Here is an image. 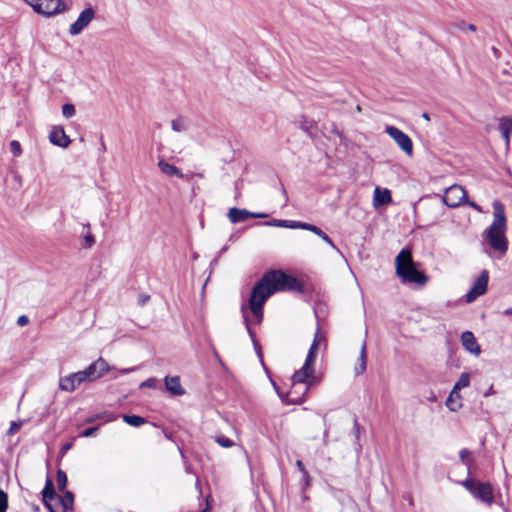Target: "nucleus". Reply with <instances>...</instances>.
I'll list each match as a JSON object with an SVG mask.
<instances>
[{"mask_svg": "<svg viewBox=\"0 0 512 512\" xmlns=\"http://www.w3.org/2000/svg\"><path fill=\"white\" fill-rule=\"evenodd\" d=\"M300 281L281 270H273L263 275L253 287L249 299V309L259 323L263 317V305L266 300L278 291H300Z\"/></svg>", "mask_w": 512, "mask_h": 512, "instance_id": "nucleus-1", "label": "nucleus"}, {"mask_svg": "<svg viewBox=\"0 0 512 512\" xmlns=\"http://www.w3.org/2000/svg\"><path fill=\"white\" fill-rule=\"evenodd\" d=\"M395 273L403 284H413L424 287L428 277L417 269L413 261L412 252L409 249H402L395 258Z\"/></svg>", "mask_w": 512, "mask_h": 512, "instance_id": "nucleus-2", "label": "nucleus"}, {"mask_svg": "<svg viewBox=\"0 0 512 512\" xmlns=\"http://www.w3.org/2000/svg\"><path fill=\"white\" fill-rule=\"evenodd\" d=\"M493 223L487 229L485 239L489 245L497 252L500 256L504 255L508 248L507 239L505 237L506 230V217L504 213V206L495 201L493 203Z\"/></svg>", "mask_w": 512, "mask_h": 512, "instance_id": "nucleus-3", "label": "nucleus"}, {"mask_svg": "<svg viewBox=\"0 0 512 512\" xmlns=\"http://www.w3.org/2000/svg\"><path fill=\"white\" fill-rule=\"evenodd\" d=\"M319 381V378L315 375V366L305 362L304 365L299 370L295 371L291 377L292 387L289 395L297 393L296 389L298 384H305L306 387L304 388L302 395L296 399H292V401L294 403H300L308 392L309 387L319 383Z\"/></svg>", "mask_w": 512, "mask_h": 512, "instance_id": "nucleus-4", "label": "nucleus"}, {"mask_svg": "<svg viewBox=\"0 0 512 512\" xmlns=\"http://www.w3.org/2000/svg\"><path fill=\"white\" fill-rule=\"evenodd\" d=\"M461 484L477 499L491 505L493 503V489L491 484L480 482L469 478L461 482Z\"/></svg>", "mask_w": 512, "mask_h": 512, "instance_id": "nucleus-5", "label": "nucleus"}, {"mask_svg": "<svg viewBox=\"0 0 512 512\" xmlns=\"http://www.w3.org/2000/svg\"><path fill=\"white\" fill-rule=\"evenodd\" d=\"M33 10L46 17L54 16L66 10L62 0H24Z\"/></svg>", "mask_w": 512, "mask_h": 512, "instance_id": "nucleus-6", "label": "nucleus"}, {"mask_svg": "<svg viewBox=\"0 0 512 512\" xmlns=\"http://www.w3.org/2000/svg\"><path fill=\"white\" fill-rule=\"evenodd\" d=\"M385 131L404 153L409 156L413 154V143L407 134L395 126H386Z\"/></svg>", "mask_w": 512, "mask_h": 512, "instance_id": "nucleus-7", "label": "nucleus"}, {"mask_svg": "<svg viewBox=\"0 0 512 512\" xmlns=\"http://www.w3.org/2000/svg\"><path fill=\"white\" fill-rule=\"evenodd\" d=\"M489 280V273L487 270H483L479 277L474 282L471 289L465 295V301L467 303L474 302L478 297L484 295L487 291Z\"/></svg>", "mask_w": 512, "mask_h": 512, "instance_id": "nucleus-8", "label": "nucleus"}, {"mask_svg": "<svg viewBox=\"0 0 512 512\" xmlns=\"http://www.w3.org/2000/svg\"><path fill=\"white\" fill-rule=\"evenodd\" d=\"M466 200V191L460 185H452L445 190L443 202L451 208L458 207Z\"/></svg>", "mask_w": 512, "mask_h": 512, "instance_id": "nucleus-9", "label": "nucleus"}, {"mask_svg": "<svg viewBox=\"0 0 512 512\" xmlns=\"http://www.w3.org/2000/svg\"><path fill=\"white\" fill-rule=\"evenodd\" d=\"M95 11L93 8L89 7L83 10L76 21L72 23L69 27V33L72 36L79 35L94 19Z\"/></svg>", "mask_w": 512, "mask_h": 512, "instance_id": "nucleus-10", "label": "nucleus"}, {"mask_svg": "<svg viewBox=\"0 0 512 512\" xmlns=\"http://www.w3.org/2000/svg\"><path fill=\"white\" fill-rule=\"evenodd\" d=\"M84 374L81 371L60 378L59 388L66 392L74 391L79 385L85 383Z\"/></svg>", "mask_w": 512, "mask_h": 512, "instance_id": "nucleus-11", "label": "nucleus"}, {"mask_svg": "<svg viewBox=\"0 0 512 512\" xmlns=\"http://www.w3.org/2000/svg\"><path fill=\"white\" fill-rule=\"evenodd\" d=\"M49 140L53 145L62 148L68 147L71 142L62 126H55L52 128L49 135Z\"/></svg>", "mask_w": 512, "mask_h": 512, "instance_id": "nucleus-12", "label": "nucleus"}, {"mask_svg": "<svg viewBox=\"0 0 512 512\" xmlns=\"http://www.w3.org/2000/svg\"><path fill=\"white\" fill-rule=\"evenodd\" d=\"M462 346L474 356H479L481 353L480 346L471 331H465L461 335Z\"/></svg>", "mask_w": 512, "mask_h": 512, "instance_id": "nucleus-13", "label": "nucleus"}, {"mask_svg": "<svg viewBox=\"0 0 512 512\" xmlns=\"http://www.w3.org/2000/svg\"><path fill=\"white\" fill-rule=\"evenodd\" d=\"M324 341H325L324 337L317 330L314 335L313 342L309 348V351H308V354H307V357L305 360L306 363L315 366V361L317 358L318 351L320 349L321 344L324 343Z\"/></svg>", "mask_w": 512, "mask_h": 512, "instance_id": "nucleus-14", "label": "nucleus"}, {"mask_svg": "<svg viewBox=\"0 0 512 512\" xmlns=\"http://www.w3.org/2000/svg\"><path fill=\"white\" fill-rule=\"evenodd\" d=\"M392 202V196L389 189H381L380 187H376L374 189L373 194V207L375 209L380 206L387 205Z\"/></svg>", "mask_w": 512, "mask_h": 512, "instance_id": "nucleus-15", "label": "nucleus"}, {"mask_svg": "<svg viewBox=\"0 0 512 512\" xmlns=\"http://www.w3.org/2000/svg\"><path fill=\"white\" fill-rule=\"evenodd\" d=\"M164 382L167 391L172 395L181 396L185 393L178 376H166Z\"/></svg>", "mask_w": 512, "mask_h": 512, "instance_id": "nucleus-16", "label": "nucleus"}, {"mask_svg": "<svg viewBox=\"0 0 512 512\" xmlns=\"http://www.w3.org/2000/svg\"><path fill=\"white\" fill-rule=\"evenodd\" d=\"M367 368V346L366 342L363 341L360 349V355L357 359V362L354 366V373L356 376L362 375Z\"/></svg>", "mask_w": 512, "mask_h": 512, "instance_id": "nucleus-17", "label": "nucleus"}, {"mask_svg": "<svg viewBox=\"0 0 512 512\" xmlns=\"http://www.w3.org/2000/svg\"><path fill=\"white\" fill-rule=\"evenodd\" d=\"M50 512H66L67 508L64 504L62 497L59 495L48 496V499L44 501Z\"/></svg>", "mask_w": 512, "mask_h": 512, "instance_id": "nucleus-18", "label": "nucleus"}, {"mask_svg": "<svg viewBox=\"0 0 512 512\" xmlns=\"http://www.w3.org/2000/svg\"><path fill=\"white\" fill-rule=\"evenodd\" d=\"M446 406L453 412L458 411L462 407V397L460 395V391L455 389L451 390L446 401Z\"/></svg>", "mask_w": 512, "mask_h": 512, "instance_id": "nucleus-19", "label": "nucleus"}, {"mask_svg": "<svg viewBox=\"0 0 512 512\" xmlns=\"http://www.w3.org/2000/svg\"><path fill=\"white\" fill-rule=\"evenodd\" d=\"M158 167H159V170L167 176H170V177L176 176L179 178H183V176H184L178 167L167 163L163 159L159 160Z\"/></svg>", "mask_w": 512, "mask_h": 512, "instance_id": "nucleus-20", "label": "nucleus"}, {"mask_svg": "<svg viewBox=\"0 0 512 512\" xmlns=\"http://www.w3.org/2000/svg\"><path fill=\"white\" fill-rule=\"evenodd\" d=\"M250 217V212L244 209L231 208L228 212V218L232 223H238Z\"/></svg>", "mask_w": 512, "mask_h": 512, "instance_id": "nucleus-21", "label": "nucleus"}, {"mask_svg": "<svg viewBox=\"0 0 512 512\" xmlns=\"http://www.w3.org/2000/svg\"><path fill=\"white\" fill-rule=\"evenodd\" d=\"M93 369L99 374V378L104 376L111 368L103 358H98L92 363Z\"/></svg>", "mask_w": 512, "mask_h": 512, "instance_id": "nucleus-22", "label": "nucleus"}, {"mask_svg": "<svg viewBox=\"0 0 512 512\" xmlns=\"http://www.w3.org/2000/svg\"><path fill=\"white\" fill-rule=\"evenodd\" d=\"M172 130L175 132H184L188 128V121L183 117H178L171 122Z\"/></svg>", "mask_w": 512, "mask_h": 512, "instance_id": "nucleus-23", "label": "nucleus"}, {"mask_svg": "<svg viewBox=\"0 0 512 512\" xmlns=\"http://www.w3.org/2000/svg\"><path fill=\"white\" fill-rule=\"evenodd\" d=\"M471 451L468 449H462L459 452V457L461 462L467 467L468 474L471 473V467L473 465V459L471 458Z\"/></svg>", "mask_w": 512, "mask_h": 512, "instance_id": "nucleus-24", "label": "nucleus"}, {"mask_svg": "<svg viewBox=\"0 0 512 512\" xmlns=\"http://www.w3.org/2000/svg\"><path fill=\"white\" fill-rule=\"evenodd\" d=\"M470 385V374L469 373H462L457 380V382L454 384L452 389H455L457 391H460L463 388L469 387Z\"/></svg>", "mask_w": 512, "mask_h": 512, "instance_id": "nucleus-25", "label": "nucleus"}, {"mask_svg": "<svg viewBox=\"0 0 512 512\" xmlns=\"http://www.w3.org/2000/svg\"><path fill=\"white\" fill-rule=\"evenodd\" d=\"M116 419V416L109 412L99 413L94 416H91L87 419V422L92 423L96 420H103L104 422H112Z\"/></svg>", "mask_w": 512, "mask_h": 512, "instance_id": "nucleus-26", "label": "nucleus"}, {"mask_svg": "<svg viewBox=\"0 0 512 512\" xmlns=\"http://www.w3.org/2000/svg\"><path fill=\"white\" fill-rule=\"evenodd\" d=\"M123 421L134 427H139L145 423V419L137 415H124Z\"/></svg>", "mask_w": 512, "mask_h": 512, "instance_id": "nucleus-27", "label": "nucleus"}, {"mask_svg": "<svg viewBox=\"0 0 512 512\" xmlns=\"http://www.w3.org/2000/svg\"><path fill=\"white\" fill-rule=\"evenodd\" d=\"M84 374V379L86 382H92L99 379V374L96 373V370L93 369V365L90 364L86 369L81 371Z\"/></svg>", "mask_w": 512, "mask_h": 512, "instance_id": "nucleus-28", "label": "nucleus"}, {"mask_svg": "<svg viewBox=\"0 0 512 512\" xmlns=\"http://www.w3.org/2000/svg\"><path fill=\"white\" fill-rule=\"evenodd\" d=\"M56 482H57V486H58V489L60 491H64L66 486H67V475L66 473L59 469L57 471V475H56Z\"/></svg>", "mask_w": 512, "mask_h": 512, "instance_id": "nucleus-29", "label": "nucleus"}, {"mask_svg": "<svg viewBox=\"0 0 512 512\" xmlns=\"http://www.w3.org/2000/svg\"><path fill=\"white\" fill-rule=\"evenodd\" d=\"M56 495L51 479H47L45 487L42 491L43 501L48 499V496Z\"/></svg>", "mask_w": 512, "mask_h": 512, "instance_id": "nucleus-30", "label": "nucleus"}, {"mask_svg": "<svg viewBox=\"0 0 512 512\" xmlns=\"http://www.w3.org/2000/svg\"><path fill=\"white\" fill-rule=\"evenodd\" d=\"M215 441L224 448H230L234 445V442L224 435H219L215 438Z\"/></svg>", "mask_w": 512, "mask_h": 512, "instance_id": "nucleus-31", "label": "nucleus"}, {"mask_svg": "<svg viewBox=\"0 0 512 512\" xmlns=\"http://www.w3.org/2000/svg\"><path fill=\"white\" fill-rule=\"evenodd\" d=\"M62 114L65 118H71L75 115V107L73 104H64L62 106Z\"/></svg>", "mask_w": 512, "mask_h": 512, "instance_id": "nucleus-32", "label": "nucleus"}, {"mask_svg": "<svg viewBox=\"0 0 512 512\" xmlns=\"http://www.w3.org/2000/svg\"><path fill=\"white\" fill-rule=\"evenodd\" d=\"M9 148H10V152L16 157H18L22 154L21 145L17 140H12L10 142Z\"/></svg>", "mask_w": 512, "mask_h": 512, "instance_id": "nucleus-33", "label": "nucleus"}, {"mask_svg": "<svg viewBox=\"0 0 512 512\" xmlns=\"http://www.w3.org/2000/svg\"><path fill=\"white\" fill-rule=\"evenodd\" d=\"M8 507V495L0 489V512H6Z\"/></svg>", "mask_w": 512, "mask_h": 512, "instance_id": "nucleus-34", "label": "nucleus"}, {"mask_svg": "<svg viewBox=\"0 0 512 512\" xmlns=\"http://www.w3.org/2000/svg\"><path fill=\"white\" fill-rule=\"evenodd\" d=\"M500 130L511 133L512 131V118H502L500 120Z\"/></svg>", "mask_w": 512, "mask_h": 512, "instance_id": "nucleus-35", "label": "nucleus"}, {"mask_svg": "<svg viewBox=\"0 0 512 512\" xmlns=\"http://www.w3.org/2000/svg\"><path fill=\"white\" fill-rule=\"evenodd\" d=\"M302 229L311 231L312 233L316 234L317 236H320L323 233V231L319 227L309 224V223H305V222H303V224H302Z\"/></svg>", "mask_w": 512, "mask_h": 512, "instance_id": "nucleus-36", "label": "nucleus"}, {"mask_svg": "<svg viewBox=\"0 0 512 512\" xmlns=\"http://www.w3.org/2000/svg\"><path fill=\"white\" fill-rule=\"evenodd\" d=\"M302 229L311 231L312 233L316 234L317 236H320L323 233V231L319 227L309 224V223H305V222H303V224H302Z\"/></svg>", "mask_w": 512, "mask_h": 512, "instance_id": "nucleus-37", "label": "nucleus"}, {"mask_svg": "<svg viewBox=\"0 0 512 512\" xmlns=\"http://www.w3.org/2000/svg\"><path fill=\"white\" fill-rule=\"evenodd\" d=\"M302 229L311 231L312 233L316 234L317 236H320L323 233V231L319 227L309 224V223H305V222H303V224H302Z\"/></svg>", "mask_w": 512, "mask_h": 512, "instance_id": "nucleus-38", "label": "nucleus"}, {"mask_svg": "<svg viewBox=\"0 0 512 512\" xmlns=\"http://www.w3.org/2000/svg\"><path fill=\"white\" fill-rule=\"evenodd\" d=\"M64 504L66 505L67 510L73 505V494L69 491H66L64 496L62 497Z\"/></svg>", "mask_w": 512, "mask_h": 512, "instance_id": "nucleus-39", "label": "nucleus"}, {"mask_svg": "<svg viewBox=\"0 0 512 512\" xmlns=\"http://www.w3.org/2000/svg\"><path fill=\"white\" fill-rule=\"evenodd\" d=\"M23 425V421H13L11 422V425H10V428L8 430V435H12L13 433L17 432L20 430V428L22 427Z\"/></svg>", "mask_w": 512, "mask_h": 512, "instance_id": "nucleus-40", "label": "nucleus"}, {"mask_svg": "<svg viewBox=\"0 0 512 512\" xmlns=\"http://www.w3.org/2000/svg\"><path fill=\"white\" fill-rule=\"evenodd\" d=\"M296 465L299 468V470L301 471V473L303 474V477H304V479L306 481V484L308 485L310 477L308 475V472L305 469V466H304L303 462L301 460H297L296 461Z\"/></svg>", "mask_w": 512, "mask_h": 512, "instance_id": "nucleus-41", "label": "nucleus"}, {"mask_svg": "<svg viewBox=\"0 0 512 512\" xmlns=\"http://www.w3.org/2000/svg\"><path fill=\"white\" fill-rule=\"evenodd\" d=\"M302 224H303V222H300V221L287 220V224L285 225V228L302 229Z\"/></svg>", "mask_w": 512, "mask_h": 512, "instance_id": "nucleus-42", "label": "nucleus"}, {"mask_svg": "<svg viewBox=\"0 0 512 512\" xmlns=\"http://www.w3.org/2000/svg\"><path fill=\"white\" fill-rule=\"evenodd\" d=\"M323 241H325L328 245H330L334 250L339 251L335 246L331 238L323 231V233L319 236Z\"/></svg>", "mask_w": 512, "mask_h": 512, "instance_id": "nucleus-43", "label": "nucleus"}, {"mask_svg": "<svg viewBox=\"0 0 512 512\" xmlns=\"http://www.w3.org/2000/svg\"><path fill=\"white\" fill-rule=\"evenodd\" d=\"M155 383H156V379L155 378H149V379L145 380L144 382H142L140 384V387L141 388H144V387L154 388L155 387Z\"/></svg>", "mask_w": 512, "mask_h": 512, "instance_id": "nucleus-44", "label": "nucleus"}, {"mask_svg": "<svg viewBox=\"0 0 512 512\" xmlns=\"http://www.w3.org/2000/svg\"><path fill=\"white\" fill-rule=\"evenodd\" d=\"M98 430V427H90L85 429L80 436L81 437H90L95 434V432Z\"/></svg>", "mask_w": 512, "mask_h": 512, "instance_id": "nucleus-45", "label": "nucleus"}, {"mask_svg": "<svg viewBox=\"0 0 512 512\" xmlns=\"http://www.w3.org/2000/svg\"><path fill=\"white\" fill-rule=\"evenodd\" d=\"M287 224V220H273L272 222H267L266 225L284 227Z\"/></svg>", "mask_w": 512, "mask_h": 512, "instance_id": "nucleus-46", "label": "nucleus"}, {"mask_svg": "<svg viewBox=\"0 0 512 512\" xmlns=\"http://www.w3.org/2000/svg\"><path fill=\"white\" fill-rule=\"evenodd\" d=\"M28 322H29V319H28V317H27V316H25V315H21V316H19V317H18V319H17V324H18L19 326H25V325H27V324H28Z\"/></svg>", "mask_w": 512, "mask_h": 512, "instance_id": "nucleus-47", "label": "nucleus"}, {"mask_svg": "<svg viewBox=\"0 0 512 512\" xmlns=\"http://www.w3.org/2000/svg\"><path fill=\"white\" fill-rule=\"evenodd\" d=\"M501 134H502V137L504 139L505 145L508 147L509 142H510V133L506 132L504 130H501Z\"/></svg>", "mask_w": 512, "mask_h": 512, "instance_id": "nucleus-48", "label": "nucleus"}, {"mask_svg": "<svg viewBox=\"0 0 512 512\" xmlns=\"http://www.w3.org/2000/svg\"><path fill=\"white\" fill-rule=\"evenodd\" d=\"M85 241L89 246H92L94 244V237L91 234H87L85 236Z\"/></svg>", "mask_w": 512, "mask_h": 512, "instance_id": "nucleus-49", "label": "nucleus"}, {"mask_svg": "<svg viewBox=\"0 0 512 512\" xmlns=\"http://www.w3.org/2000/svg\"><path fill=\"white\" fill-rule=\"evenodd\" d=\"M495 394V390H494V387L493 385H491L485 392H484V397H488L490 395H494Z\"/></svg>", "mask_w": 512, "mask_h": 512, "instance_id": "nucleus-50", "label": "nucleus"}, {"mask_svg": "<svg viewBox=\"0 0 512 512\" xmlns=\"http://www.w3.org/2000/svg\"><path fill=\"white\" fill-rule=\"evenodd\" d=\"M134 371H136V367L120 369L119 373L120 374H127V373H131V372H134Z\"/></svg>", "mask_w": 512, "mask_h": 512, "instance_id": "nucleus-51", "label": "nucleus"}, {"mask_svg": "<svg viewBox=\"0 0 512 512\" xmlns=\"http://www.w3.org/2000/svg\"><path fill=\"white\" fill-rule=\"evenodd\" d=\"M250 217L264 218V217H266V214H263V213H258V214L250 213Z\"/></svg>", "mask_w": 512, "mask_h": 512, "instance_id": "nucleus-52", "label": "nucleus"}, {"mask_svg": "<svg viewBox=\"0 0 512 512\" xmlns=\"http://www.w3.org/2000/svg\"><path fill=\"white\" fill-rule=\"evenodd\" d=\"M469 205H470L471 207H473L474 209H476L477 211H479V212H481V211H482V210H481V208H480V206H478V205H477L476 203H474V202H470V203H469Z\"/></svg>", "mask_w": 512, "mask_h": 512, "instance_id": "nucleus-53", "label": "nucleus"}, {"mask_svg": "<svg viewBox=\"0 0 512 512\" xmlns=\"http://www.w3.org/2000/svg\"><path fill=\"white\" fill-rule=\"evenodd\" d=\"M436 399H437V398H436V395H435L433 392H431V395H430V397L428 398V400H429V401H431V402H435V401H436Z\"/></svg>", "mask_w": 512, "mask_h": 512, "instance_id": "nucleus-54", "label": "nucleus"}, {"mask_svg": "<svg viewBox=\"0 0 512 512\" xmlns=\"http://www.w3.org/2000/svg\"><path fill=\"white\" fill-rule=\"evenodd\" d=\"M467 29L472 32L476 31V27L473 24L468 25Z\"/></svg>", "mask_w": 512, "mask_h": 512, "instance_id": "nucleus-55", "label": "nucleus"}, {"mask_svg": "<svg viewBox=\"0 0 512 512\" xmlns=\"http://www.w3.org/2000/svg\"><path fill=\"white\" fill-rule=\"evenodd\" d=\"M242 312H243V316H244V318H245V321L247 322L248 320H247V315H246V308H245V306H242Z\"/></svg>", "mask_w": 512, "mask_h": 512, "instance_id": "nucleus-56", "label": "nucleus"}, {"mask_svg": "<svg viewBox=\"0 0 512 512\" xmlns=\"http://www.w3.org/2000/svg\"><path fill=\"white\" fill-rule=\"evenodd\" d=\"M422 118L425 119L426 121H429L430 120V117L427 113H423L422 114Z\"/></svg>", "mask_w": 512, "mask_h": 512, "instance_id": "nucleus-57", "label": "nucleus"}, {"mask_svg": "<svg viewBox=\"0 0 512 512\" xmlns=\"http://www.w3.org/2000/svg\"><path fill=\"white\" fill-rule=\"evenodd\" d=\"M70 448V444H67L63 447V451H67Z\"/></svg>", "mask_w": 512, "mask_h": 512, "instance_id": "nucleus-58", "label": "nucleus"}]
</instances>
